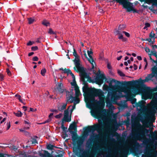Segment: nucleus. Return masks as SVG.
<instances>
[{"mask_svg":"<svg viewBox=\"0 0 157 157\" xmlns=\"http://www.w3.org/2000/svg\"><path fill=\"white\" fill-rule=\"evenodd\" d=\"M121 3L123 7L126 8L128 6L130 3L127 2L126 0H123L121 2Z\"/></svg>","mask_w":157,"mask_h":157,"instance_id":"19","label":"nucleus"},{"mask_svg":"<svg viewBox=\"0 0 157 157\" xmlns=\"http://www.w3.org/2000/svg\"><path fill=\"white\" fill-rule=\"evenodd\" d=\"M38 60V58L37 56H35L33 58V61H37Z\"/></svg>","mask_w":157,"mask_h":157,"instance_id":"42","label":"nucleus"},{"mask_svg":"<svg viewBox=\"0 0 157 157\" xmlns=\"http://www.w3.org/2000/svg\"><path fill=\"white\" fill-rule=\"evenodd\" d=\"M153 95L152 94V91L151 88L149 87L145 88L144 91L142 94V98L143 99H151Z\"/></svg>","mask_w":157,"mask_h":157,"instance_id":"9","label":"nucleus"},{"mask_svg":"<svg viewBox=\"0 0 157 157\" xmlns=\"http://www.w3.org/2000/svg\"><path fill=\"white\" fill-rule=\"evenodd\" d=\"M36 138H37V136H34L32 139V143L33 144H35L37 143V141L36 140Z\"/></svg>","mask_w":157,"mask_h":157,"instance_id":"26","label":"nucleus"},{"mask_svg":"<svg viewBox=\"0 0 157 157\" xmlns=\"http://www.w3.org/2000/svg\"><path fill=\"white\" fill-rule=\"evenodd\" d=\"M14 114L17 117H21L22 115V113L20 111H18L17 113H14Z\"/></svg>","mask_w":157,"mask_h":157,"instance_id":"27","label":"nucleus"},{"mask_svg":"<svg viewBox=\"0 0 157 157\" xmlns=\"http://www.w3.org/2000/svg\"><path fill=\"white\" fill-rule=\"evenodd\" d=\"M124 64L126 66H127L128 65V63L127 62H125L124 63Z\"/></svg>","mask_w":157,"mask_h":157,"instance_id":"64","label":"nucleus"},{"mask_svg":"<svg viewBox=\"0 0 157 157\" xmlns=\"http://www.w3.org/2000/svg\"><path fill=\"white\" fill-rule=\"evenodd\" d=\"M137 59L138 60H142V58L140 56H137Z\"/></svg>","mask_w":157,"mask_h":157,"instance_id":"55","label":"nucleus"},{"mask_svg":"<svg viewBox=\"0 0 157 157\" xmlns=\"http://www.w3.org/2000/svg\"><path fill=\"white\" fill-rule=\"evenodd\" d=\"M116 35H118V38L119 39L122 40L123 41H125V39L123 37L122 35L120 33L119 30L116 31Z\"/></svg>","mask_w":157,"mask_h":157,"instance_id":"17","label":"nucleus"},{"mask_svg":"<svg viewBox=\"0 0 157 157\" xmlns=\"http://www.w3.org/2000/svg\"><path fill=\"white\" fill-rule=\"evenodd\" d=\"M150 26V24L149 23H146L145 24V26L144 28V29H145L147 28Z\"/></svg>","mask_w":157,"mask_h":157,"instance_id":"36","label":"nucleus"},{"mask_svg":"<svg viewBox=\"0 0 157 157\" xmlns=\"http://www.w3.org/2000/svg\"><path fill=\"white\" fill-rule=\"evenodd\" d=\"M53 115V113H50L48 116L49 118L51 119V117H52V116Z\"/></svg>","mask_w":157,"mask_h":157,"instance_id":"59","label":"nucleus"},{"mask_svg":"<svg viewBox=\"0 0 157 157\" xmlns=\"http://www.w3.org/2000/svg\"><path fill=\"white\" fill-rule=\"evenodd\" d=\"M152 108H153L152 107L147 104L146 106H144V109H143V110H146V115L150 117L149 120L151 119V122L153 123L155 122V115L156 110L155 109V111H153V109Z\"/></svg>","mask_w":157,"mask_h":157,"instance_id":"4","label":"nucleus"},{"mask_svg":"<svg viewBox=\"0 0 157 157\" xmlns=\"http://www.w3.org/2000/svg\"><path fill=\"white\" fill-rule=\"evenodd\" d=\"M88 152L86 151H83L81 152L80 157H89Z\"/></svg>","mask_w":157,"mask_h":157,"instance_id":"18","label":"nucleus"},{"mask_svg":"<svg viewBox=\"0 0 157 157\" xmlns=\"http://www.w3.org/2000/svg\"><path fill=\"white\" fill-rule=\"evenodd\" d=\"M66 95V101L67 102H70L71 103L75 101L76 104L78 103L79 102V99L78 98L73 97L69 93H68Z\"/></svg>","mask_w":157,"mask_h":157,"instance_id":"11","label":"nucleus"},{"mask_svg":"<svg viewBox=\"0 0 157 157\" xmlns=\"http://www.w3.org/2000/svg\"><path fill=\"white\" fill-rule=\"evenodd\" d=\"M153 108V111H155V109L157 110V92L153 94V97L151 101L147 104Z\"/></svg>","mask_w":157,"mask_h":157,"instance_id":"10","label":"nucleus"},{"mask_svg":"<svg viewBox=\"0 0 157 157\" xmlns=\"http://www.w3.org/2000/svg\"><path fill=\"white\" fill-rule=\"evenodd\" d=\"M150 2L157 3V0H149Z\"/></svg>","mask_w":157,"mask_h":157,"instance_id":"51","label":"nucleus"},{"mask_svg":"<svg viewBox=\"0 0 157 157\" xmlns=\"http://www.w3.org/2000/svg\"><path fill=\"white\" fill-rule=\"evenodd\" d=\"M6 125L7 126V130H8L10 128V122H7L6 124Z\"/></svg>","mask_w":157,"mask_h":157,"instance_id":"40","label":"nucleus"},{"mask_svg":"<svg viewBox=\"0 0 157 157\" xmlns=\"http://www.w3.org/2000/svg\"><path fill=\"white\" fill-rule=\"evenodd\" d=\"M107 67L109 69H111L112 68L111 66L109 63H108L107 65Z\"/></svg>","mask_w":157,"mask_h":157,"instance_id":"47","label":"nucleus"},{"mask_svg":"<svg viewBox=\"0 0 157 157\" xmlns=\"http://www.w3.org/2000/svg\"><path fill=\"white\" fill-rule=\"evenodd\" d=\"M64 72L67 73L68 74H70L72 76V79H73V80H75V76L74 74L72 73L71 70H66L65 71H64Z\"/></svg>","mask_w":157,"mask_h":157,"instance_id":"20","label":"nucleus"},{"mask_svg":"<svg viewBox=\"0 0 157 157\" xmlns=\"http://www.w3.org/2000/svg\"><path fill=\"white\" fill-rule=\"evenodd\" d=\"M53 147V146L51 144H49L47 146V148L48 149H52Z\"/></svg>","mask_w":157,"mask_h":157,"instance_id":"37","label":"nucleus"},{"mask_svg":"<svg viewBox=\"0 0 157 157\" xmlns=\"http://www.w3.org/2000/svg\"><path fill=\"white\" fill-rule=\"evenodd\" d=\"M51 119H50L49 118L48 119V120L45 121L44 122L42 123L41 124H45L46 123H48V122H49L50 121H51Z\"/></svg>","mask_w":157,"mask_h":157,"instance_id":"43","label":"nucleus"},{"mask_svg":"<svg viewBox=\"0 0 157 157\" xmlns=\"http://www.w3.org/2000/svg\"><path fill=\"white\" fill-rule=\"evenodd\" d=\"M42 24L46 26H48L50 25V23L46 20H44L42 22Z\"/></svg>","mask_w":157,"mask_h":157,"instance_id":"22","label":"nucleus"},{"mask_svg":"<svg viewBox=\"0 0 157 157\" xmlns=\"http://www.w3.org/2000/svg\"><path fill=\"white\" fill-rule=\"evenodd\" d=\"M129 149V147L128 146L124 147L123 149L124 151L126 153H128V152Z\"/></svg>","mask_w":157,"mask_h":157,"instance_id":"29","label":"nucleus"},{"mask_svg":"<svg viewBox=\"0 0 157 157\" xmlns=\"http://www.w3.org/2000/svg\"><path fill=\"white\" fill-rule=\"evenodd\" d=\"M138 127L140 128H142V127L140 124H139ZM148 132V130L146 128H142L141 130H140L139 128H137L136 130V133L135 134V139L139 140H141L142 139H144L145 137V134L144 130Z\"/></svg>","mask_w":157,"mask_h":157,"instance_id":"5","label":"nucleus"},{"mask_svg":"<svg viewBox=\"0 0 157 157\" xmlns=\"http://www.w3.org/2000/svg\"><path fill=\"white\" fill-rule=\"evenodd\" d=\"M6 72H7V74L9 75H11V73L9 70L8 69H7L6 70Z\"/></svg>","mask_w":157,"mask_h":157,"instance_id":"44","label":"nucleus"},{"mask_svg":"<svg viewBox=\"0 0 157 157\" xmlns=\"http://www.w3.org/2000/svg\"><path fill=\"white\" fill-rule=\"evenodd\" d=\"M152 123L151 122V121L149 123V124L150 126H152L153 125V124H152Z\"/></svg>","mask_w":157,"mask_h":157,"instance_id":"62","label":"nucleus"},{"mask_svg":"<svg viewBox=\"0 0 157 157\" xmlns=\"http://www.w3.org/2000/svg\"><path fill=\"white\" fill-rule=\"evenodd\" d=\"M15 96L17 97L18 99L20 101L21 103H22L24 105H25V104L23 102V101L21 98V96L20 95L18 94L15 95Z\"/></svg>","mask_w":157,"mask_h":157,"instance_id":"24","label":"nucleus"},{"mask_svg":"<svg viewBox=\"0 0 157 157\" xmlns=\"http://www.w3.org/2000/svg\"><path fill=\"white\" fill-rule=\"evenodd\" d=\"M75 108V105L73 106H70L64 112V117L63 120L66 122H69L71 121V117L70 116H69L68 111H70L71 113H72Z\"/></svg>","mask_w":157,"mask_h":157,"instance_id":"8","label":"nucleus"},{"mask_svg":"<svg viewBox=\"0 0 157 157\" xmlns=\"http://www.w3.org/2000/svg\"><path fill=\"white\" fill-rule=\"evenodd\" d=\"M19 130L21 132H23L25 133H28V132H27L25 131H24V130H23V129H20Z\"/></svg>","mask_w":157,"mask_h":157,"instance_id":"53","label":"nucleus"},{"mask_svg":"<svg viewBox=\"0 0 157 157\" xmlns=\"http://www.w3.org/2000/svg\"><path fill=\"white\" fill-rule=\"evenodd\" d=\"M122 33H124L125 35L127 37H129L130 36V35L128 33L125 31H123Z\"/></svg>","mask_w":157,"mask_h":157,"instance_id":"41","label":"nucleus"},{"mask_svg":"<svg viewBox=\"0 0 157 157\" xmlns=\"http://www.w3.org/2000/svg\"><path fill=\"white\" fill-rule=\"evenodd\" d=\"M75 90V94L76 97L80 95V91L78 87L74 89Z\"/></svg>","mask_w":157,"mask_h":157,"instance_id":"23","label":"nucleus"},{"mask_svg":"<svg viewBox=\"0 0 157 157\" xmlns=\"http://www.w3.org/2000/svg\"><path fill=\"white\" fill-rule=\"evenodd\" d=\"M23 109H24L25 111H26L27 110V107L25 106H23L22 107Z\"/></svg>","mask_w":157,"mask_h":157,"instance_id":"57","label":"nucleus"},{"mask_svg":"<svg viewBox=\"0 0 157 157\" xmlns=\"http://www.w3.org/2000/svg\"><path fill=\"white\" fill-rule=\"evenodd\" d=\"M29 23V24H31L34 21V19L31 18L28 19Z\"/></svg>","mask_w":157,"mask_h":157,"instance_id":"32","label":"nucleus"},{"mask_svg":"<svg viewBox=\"0 0 157 157\" xmlns=\"http://www.w3.org/2000/svg\"><path fill=\"white\" fill-rule=\"evenodd\" d=\"M33 54H34V52H30L29 53V54H28V56H31L33 55Z\"/></svg>","mask_w":157,"mask_h":157,"instance_id":"54","label":"nucleus"},{"mask_svg":"<svg viewBox=\"0 0 157 157\" xmlns=\"http://www.w3.org/2000/svg\"><path fill=\"white\" fill-rule=\"evenodd\" d=\"M155 34L152 31H151L150 34L149 36L151 38L154 39L155 37Z\"/></svg>","mask_w":157,"mask_h":157,"instance_id":"31","label":"nucleus"},{"mask_svg":"<svg viewBox=\"0 0 157 157\" xmlns=\"http://www.w3.org/2000/svg\"><path fill=\"white\" fill-rule=\"evenodd\" d=\"M73 55L75 57L74 60L75 66L78 71L81 72L82 71L83 68L81 67L79 57L78 55L76 50L74 48Z\"/></svg>","mask_w":157,"mask_h":157,"instance_id":"7","label":"nucleus"},{"mask_svg":"<svg viewBox=\"0 0 157 157\" xmlns=\"http://www.w3.org/2000/svg\"><path fill=\"white\" fill-rule=\"evenodd\" d=\"M31 49H32V50L35 51L36 50H37L38 49V48L36 46H34V47H32L31 48Z\"/></svg>","mask_w":157,"mask_h":157,"instance_id":"39","label":"nucleus"},{"mask_svg":"<svg viewBox=\"0 0 157 157\" xmlns=\"http://www.w3.org/2000/svg\"><path fill=\"white\" fill-rule=\"evenodd\" d=\"M58 86L59 88H61V86H62L63 84L61 83H59L58 84Z\"/></svg>","mask_w":157,"mask_h":157,"instance_id":"56","label":"nucleus"},{"mask_svg":"<svg viewBox=\"0 0 157 157\" xmlns=\"http://www.w3.org/2000/svg\"><path fill=\"white\" fill-rule=\"evenodd\" d=\"M153 90L154 91H157V86L155 88H154L153 89Z\"/></svg>","mask_w":157,"mask_h":157,"instance_id":"61","label":"nucleus"},{"mask_svg":"<svg viewBox=\"0 0 157 157\" xmlns=\"http://www.w3.org/2000/svg\"><path fill=\"white\" fill-rule=\"evenodd\" d=\"M122 57V56H120L119 57L117 58V59L118 60H120L121 59Z\"/></svg>","mask_w":157,"mask_h":157,"instance_id":"58","label":"nucleus"},{"mask_svg":"<svg viewBox=\"0 0 157 157\" xmlns=\"http://www.w3.org/2000/svg\"><path fill=\"white\" fill-rule=\"evenodd\" d=\"M87 53L88 55L90 58V59H88V60L91 63L92 65V68L93 69L94 68V65L93 63L94 62L93 59L92 58V57L91 55L93 54V52L92 51H87Z\"/></svg>","mask_w":157,"mask_h":157,"instance_id":"13","label":"nucleus"},{"mask_svg":"<svg viewBox=\"0 0 157 157\" xmlns=\"http://www.w3.org/2000/svg\"><path fill=\"white\" fill-rule=\"evenodd\" d=\"M125 28V25H120L119 26V30L124 29Z\"/></svg>","mask_w":157,"mask_h":157,"instance_id":"34","label":"nucleus"},{"mask_svg":"<svg viewBox=\"0 0 157 157\" xmlns=\"http://www.w3.org/2000/svg\"><path fill=\"white\" fill-rule=\"evenodd\" d=\"M117 81L115 79H112L109 83V87L113 90H117L114 93V94L116 95V97L113 98V95H110L109 93L105 99V102L107 104H110L113 101L117 100L119 98L121 97H123L124 96L122 95V93H124L125 96L128 97L131 95V90L125 88H118V86L117 85H113V83H116Z\"/></svg>","mask_w":157,"mask_h":157,"instance_id":"2","label":"nucleus"},{"mask_svg":"<svg viewBox=\"0 0 157 157\" xmlns=\"http://www.w3.org/2000/svg\"><path fill=\"white\" fill-rule=\"evenodd\" d=\"M46 69L44 68L42 69L41 71V74L42 76H45V73H46Z\"/></svg>","mask_w":157,"mask_h":157,"instance_id":"28","label":"nucleus"},{"mask_svg":"<svg viewBox=\"0 0 157 157\" xmlns=\"http://www.w3.org/2000/svg\"><path fill=\"white\" fill-rule=\"evenodd\" d=\"M132 92L135 94L139 93H142L143 92V90L140 86L135 87L132 90Z\"/></svg>","mask_w":157,"mask_h":157,"instance_id":"12","label":"nucleus"},{"mask_svg":"<svg viewBox=\"0 0 157 157\" xmlns=\"http://www.w3.org/2000/svg\"><path fill=\"white\" fill-rule=\"evenodd\" d=\"M93 93L94 96L98 97L99 101L95 100L94 96L87 98H85L86 102L94 105L98 106L100 108H102L105 105V97L103 94L101 90L94 89Z\"/></svg>","mask_w":157,"mask_h":157,"instance_id":"3","label":"nucleus"},{"mask_svg":"<svg viewBox=\"0 0 157 157\" xmlns=\"http://www.w3.org/2000/svg\"><path fill=\"white\" fill-rule=\"evenodd\" d=\"M155 63V65H154L151 68V73L147 75L144 80V82H148L155 77L157 76V63L154 61Z\"/></svg>","mask_w":157,"mask_h":157,"instance_id":"6","label":"nucleus"},{"mask_svg":"<svg viewBox=\"0 0 157 157\" xmlns=\"http://www.w3.org/2000/svg\"><path fill=\"white\" fill-rule=\"evenodd\" d=\"M125 8H126L127 11L130 12L132 11L133 13H137V11L134 8L132 4L131 3H130L128 6Z\"/></svg>","mask_w":157,"mask_h":157,"instance_id":"14","label":"nucleus"},{"mask_svg":"<svg viewBox=\"0 0 157 157\" xmlns=\"http://www.w3.org/2000/svg\"><path fill=\"white\" fill-rule=\"evenodd\" d=\"M71 84L72 85V88H74V89L78 87L77 85L76 84V82L75 81V80H74L73 79V82H71Z\"/></svg>","mask_w":157,"mask_h":157,"instance_id":"21","label":"nucleus"},{"mask_svg":"<svg viewBox=\"0 0 157 157\" xmlns=\"http://www.w3.org/2000/svg\"><path fill=\"white\" fill-rule=\"evenodd\" d=\"M36 109H33L30 108V110L29 111V112H30V111L34 112V111H36Z\"/></svg>","mask_w":157,"mask_h":157,"instance_id":"49","label":"nucleus"},{"mask_svg":"<svg viewBox=\"0 0 157 157\" xmlns=\"http://www.w3.org/2000/svg\"><path fill=\"white\" fill-rule=\"evenodd\" d=\"M3 75L1 74V73H0V80H2L3 79Z\"/></svg>","mask_w":157,"mask_h":157,"instance_id":"46","label":"nucleus"},{"mask_svg":"<svg viewBox=\"0 0 157 157\" xmlns=\"http://www.w3.org/2000/svg\"><path fill=\"white\" fill-rule=\"evenodd\" d=\"M104 77L101 76V78H95V81L96 83L98 85H100L103 83Z\"/></svg>","mask_w":157,"mask_h":157,"instance_id":"16","label":"nucleus"},{"mask_svg":"<svg viewBox=\"0 0 157 157\" xmlns=\"http://www.w3.org/2000/svg\"><path fill=\"white\" fill-rule=\"evenodd\" d=\"M145 50L146 52L147 53H149L150 52V50L147 47L145 48Z\"/></svg>","mask_w":157,"mask_h":157,"instance_id":"45","label":"nucleus"},{"mask_svg":"<svg viewBox=\"0 0 157 157\" xmlns=\"http://www.w3.org/2000/svg\"><path fill=\"white\" fill-rule=\"evenodd\" d=\"M67 102H67H63L60 104L58 107V110L61 111L65 109L66 108Z\"/></svg>","mask_w":157,"mask_h":157,"instance_id":"15","label":"nucleus"},{"mask_svg":"<svg viewBox=\"0 0 157 157\" xmlns=\"http://www.w3.org/2000/svg\"><path fill=\"white\" fill-rule=\"evenodd\" d=\"M6 120V118H4L3 120L1 121V123H2L3 122H4Z\"/></svg>","mask_w":157,"mask_h":157,"instance_id":"60","label":"nucleus"},{"mask_svg":"<svg viewBox=\"0 0 157 157\" xmlns=\"http://www.w3.org/2000/svg\"><path fill=\"white\" fill-rule=\"evenodd\" d=\"M62 115L63 114L62 113H60L58 115H56L55 116V117L56 118H60L61 117H62Z\"/></svg>","mask_w":157,"mask_h":157,"instance_id":"38","label":"nucleus"},{"mask_svg":"<svg viewBox=\"0 0 157 157\" xmlns=\"http://www.w3.org/2000/svg\"><path fill=\"white\" fill-rule=\"evenodd\" d=\"M33 44V43L30 41H29L27 44L28 45H31Z\"/></svg>","mask_w":157,"mask_h":157,"instance_id":"52","label":"nucleus"},{"mask_svg":"<svg viewBox=\"0 0 157 157\" xmlns=\"http://www.w3.org/2000/svg\"><path fill=\"white\" fill-rule=\"evenodd\" d=\"M150 133L152 137L154 138L155 139H157V135L153 133L152 131H151Z\"/></svg>","mask_w":157,"mask_h":157,"instance_id":"30","label":"nucleus"},{"mask_svg":"<svg viewBox=\"0 0 157 157\" xmlns=\"http://www.w3.org/2000/svg\"><path fill=\"white\" fill-rule=\"evenodd\" d=\"M0 157H7L6 155H5L2 153H0Z\"/></svg>","mask_w":157,"mask_h":157,"instance_id":"50","label":"nucleus"},{"mask_svg":"<svg viewBox=\"0 0 157 157\" xmlns=\"http://www.w3.org/2000/svg\"><path fill=\"white\" fill-rule=\"evenodd\" d=\"M105 112L104 113L103 111H102L99 109H97L95 111V113L96 116L98 118V122L99 124L95 125L94 126H91L88 127L87 130L88 132H90L91 131L94 132L95 130H97L98 133H100L102 132V121L104 122V129L105 132H109L110 128V124L109 122H105V120L106 119Z\"/></svg>","mask_w":157,"mask_h":157,"instance_id":"1","label":"nucleus"},{"mask_svg":"<svg viewBox=\"0 0 157 157\" xmlns=\"http://www.w3.org/2000/svg\"><path fill=\"white\" fill-rule=\"evenodd\" d=\"M48 33L50 34H55V33L52 30L51 28L49 29Z\"/></svg>","mask_w":157,"mask_h":157,"instance_id":"35","label":"nucleus"},{"mask_svg":"<svg viewBox=\"0 0 157 157\" xmlns=\"http://www.w3.org/2000/svg\"><path fill=\"white\" fill-rule=\"evenodd\" d=\"M104 89L107 91H108V86L107 85H105L104 86Z\"/></svg>","mask_w":157,"mask_h":157,"instance_id":"48","label":"nucleus"},{"mask_svg":"<svg viewBox=\"0 0 157 157\" xmlns=\"http://www.w3.org/2000/svg\"><path fill=\"white\" fill-rule=\"evenodd\" d=\"M76 125L75 123L71 124L69 128L72 130H74L76 128Z\"/></svg>","mask_w":157,"mask_h":157,"instance_id":"25","label":"nucleus"},{"mask_svg":"<svg viewBox=\"0 0 157 157\" xmlns=\"http://www.w3.org/2000/svg\"><path fill=\"white\" fill-rule=\"evenodd\" d=\"M144 61H145L146 62V63H147V59L146 58L144 57Z\"/></svg>","mask_w":157,"mask_h":157,"instance_id":"63","label":"nucleus"},{"mask_svg":"<svg viewBox=\"0 0 157 157\" xmlns=\"http://www.w3.org/2000/svg\"><path fill=\"white\" fill-rule=\"evenodd\" d=\"M117 73L118 74L121 76H124L125 75L120 70L117 71Z\"/></svg>","mask_w":157,"mask_h":157,"instance_id":"33","label":"nucleus"}]
</instances>
